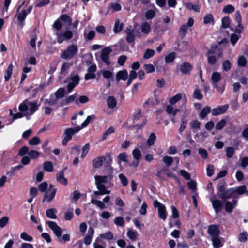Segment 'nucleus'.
I'll use <instances>...</instances> for the list:
<instances>
[{
  "mask_svg": "<svg viewBox=\"0 0 248 248\" xmlns=\"http://www.w3.org/2000/svg\"><path fill=\"white\" fill-rule=\"evenodd\" d=\"M39 106L37 101L31 102L26 99L20 104L18 108L22 112H27L29 110V111L25 115H31L38 109Z\"/></svg>",
  "mask_w": 248,
  "mask_h": 248,
  "instance_id": "obj_1",
  "label": "nucleus"
},
{
  "mask_svg": "<svg viewBox=\"0 0 248 248\" xmlns=\"http://www.w3.org/2000/svg\"><path fill=\"white\" fill-rule=\"evenodd\" d=\"M78 46L76 45L71 44L66 49L62 51L60 57L64 60H69L74 58L78 52Z\"/></svg>",
  "mask_w": 248,
  "mask_h": 248,
  "instance_id": "obj_2",
  "label": "nucleus"
},
{
  "mask_svg": "<svg viewBox=\"0 0 248 248\" xmlns=\"http://www.w3.org/2000/svg\"><path fill=\"white\" fill-rule=\"evenodd\" d=\"M112 161V158L109 154H107L105 156H98L92 160V163L93 167L95 169L99 168L104 162L107 166L111 164Z\"/></svg>",
  "mask_w": 248,
  "mask_h": 248,
  "instance_id": "obj_3",
  "label": "nucleus"
},
{
  "mask_svg": "<svg viewBox=\"0 0 248 248\" xmlns=\"http://www.w3.org/2000/svg\"><path fill=\"white\" fill-rule=\"evenodd\" d=\"M81 129L82 127H80V126H77L75 127L74 128H69L66 129L64 132V137L62 141V145H66L68 142L72 139V136L76 133L78 132Z\"/></svg>",
  "mask_w": 248,
  "mask_h": 248,
  "instance_id": "obj_4",
  "label": "nucleus"
},
{
  "mask_svg": "<svg viewBox=\"0 0 248 248\" xmlns=\"http://www.w3.org/2000/svg\"><path fill=\"white\" fill-rule=\"evenodd\" d=\"M153 204L155 208H157L158 209V213L159 218L163 220H165L167 218V213L165 205L160 203L157 200H155Z\"/></svg>",
  "mask_w": 248,
  "mask_h": 248,
  "instance_id": "obj_5",
  "label": "nucleus"
},
{
  "mask_svg": "<svg viewBox=\"0 0 248 248\" xmlns=\"http://www.w3.org/2000/svg\"><path fill=\"white\" fill-rule=\"evenodd\" d=\"M210 201L212 203L215 213L217 214L220 212L223 207V204L222 202L220 200L217 199L215 195L210 198Z\"/></svg>",
  "mask_w": 248,
  "mask_h": 248,
  "instance_id": "obj_6",
  "label": "nucleus"
},
{
  "mask_svg": "<svg viewBox=\"0 0 248 248\" xmlns=\"http://www.w3.org/2000/svg\"><path fill=\"white\" fill-rule=\"evenodd\" d=\"M113 175L112 174H109L108 175H95L94 179L95 183L97 184H106L107 183H111L113 179Z\"/></svg>",
  "mask_w": 248,
  "mask_h": 248,
  "instance_id": "obj_7",
  "label": "nucleus"
},
{
  "mask_svg": "<svg viewBox=\"0 0 248 248\" xmlns=\"http://www.w3.org/2000/svg\"><path fill=\"white\" fill-rule=\"evenodd\" d=\"M46 223L49 228L52 230L55 235L57 237L60 238L62 232L61 228L54 221H48Z\"/></svg>",
  "mask_w": 248,
  "mask_h": 248,
  "instance_id": "obj_8",
  "label": "nucleus"
},
{
  "mask_svg": "<svg viewBox=\"0 0 248 248\" xmlns=\"http://www.w3.org/2000/svg\"><path fill=\"white\" fill-rule=\"evenodd\" d=\"M111 51L112 50L109 47H106L103 49L101 52V59L107 65H109L110 64L109 55L111 53Z\"/></svg>",
  "mask_w": 248,
  "mask_h": 248,
  "instance_id": "obj_9",
  "label": "nucleus"
},
{
  "mask_svg": "<svg viewBox=\"0 0 248 248\" xmlns=\"http://www.w3.org/2000/svg\"><path fill=\"white\" fill-rule=\"evenodd\" d=\"M229 108V105L218 106L217 108H214L212 110V115L213 116H217L225 113Z\"/></svg>",
  "mask_w": 248,
  "mask_h": 248,
  "instance_id": "obj_10",
  "label": "nucleus"
},
{
  "mask_svg": "<svg viewBox=\"0 0 248 248\" xmlns=\"http://www.w3.org/2000/svg\"><path fill=\"white\" fill-rule=\"evenodd\" d=\"M95 185L97 189L98 190V191H94L93 193L95 196L103 195L110 193V190H107L104 184L95 183Z\"/></svg>",
  "mask_w": 248,
  "mask_h": 248,
  "instance_id": "obj_11",
  "label": "nucleus"
},
{
  "mask_svg": "<svg viewBox=\"0 0 248 248\" xmlns=\"http://www.w3.org/2000/svg\"><path fill=\"white\" fill-rule=\"evenodd\" d=\"M221 79V74L218 72H214L212 73L211 76V80L214 84V87L217 88L218 91H221L222 93L224 91L223 89L221 90L219 89L217 83Z\"/></svg>",
  "mask_w": 248,
  "mask_h": 248,
  "instance_id": "obj_12",
  "label": "nucleus"
},
{
  "mask_svg": "<svg viewBox=\"0 0 248 248\" xmlns=\"http://www.w3.org/2000/svg\"><path fill=\"white\" fill-rule=\"evenodd\" d=\"M215 54L217 58H221L223 55V50L218 48L217 45L213 46L207 52V55Z\"/></svg>",
  "mask_w": 248,
  "mask_h": 248,
  "instance_id": "obj_13",
  "label": "nucleus"
},
{
  "mask_svg": "<svg viewBox=\"0 0 248 248\" xmlns=\"http://www.w3.org/2000/svg\"><path fill=\"white\" fill-rule=\"evenodd\" d=\"M232 196H234V188L226 189L222 193L219 194V197L224 201L230 199Z\"/></svg>",
  "mask_w": 248,
  "mask_h": 248,
  "instance_id": "obj_14",
  "label": "nucleus"
},
{
  "mask_svg": "<svg viewBox=\"0 0 248 248\" xmlns=\"http://www.w3.org/2000/svg\"><path fill=\"white\" fill-rule=\"evenodd\" d=\"M57 189L47 190L45 194L42 202L47 201L48 202H51L55 197Z\"/></svg>",
  "mask_w": 248,
  "mask_h": 248,
  "instance_id": "obj_15",
  "label": "nucleus"
},
{
  "mask_svg": "<svg viewBox=\"0 0 248 248\" xmlns=\"http://www.w3.org/2000/svg\"><path fill=\"white\" fill-rule=\"evenodd\" d=\"M237 204V201L236 200H233L232 202L226 201L225 202L224 209L226 212L231 213L232 212L234 207L236 206Z\"/></svg>",
  "mask_w": 248,
  "mask_h": 248,
  "instance_id": "obj_16",
  "label": "nucleus"
},
{
  "mask_svg": "<svg viewBox=\"0 0 248 248\" xmlns=\"http://www.w3.org/2000/svg\"><path fill=\"white\" fill-rule=\"evenodd\" d=\"M207 233L210 235L212 236V237H214L218 236L220 234V232L217 225H212L209 226L207 230Z\"/></svg>",
  "mask_w": 248,
  "mask_h": 248,
  "instance_id": "obj_17",
  "label": "nucleus"
},
{
  "mask_svg": "<svg viewBox=\"0 0 248 248\" xmlns=\"http://www.w3.org/2000/svg\"><path fill=\"white\" fill-rule=\"evenodd\" d=\"M192 68V66L189 62H185L181 65L180 70L184 74H189Z\"/></svg>",
  "mask_w": 248,
  "mask_h": 248,
  "instance_id": "obj_18",
  "label": "nucleus"
},
{
  "mask_svg": "<svg viewBox=\"0 0 248 248\" xmlns=\"http://www.w3.org/2000/svg\"><path fill=\"white\" fill-rule=\"evenodd\" d=\"M128 78V73L126 70L118 71L116 74V80L118 82L120 80H126Z\"/></svg>",
  "mask_w": 248,
  "mask_h": 248,
  "instance_id": "obj_19",
  "label": "nucleus"
},
{
  "mask_svg": "<svg viewBox=\"0 0 248 248\" xmlns=\"http://www.w3.org/2000/svg\"><path fill=\"white\" fill-rule=\"evenodd\" d=\"M66 168L63 169L57 175V180L61 184L63 185L67 184V180L64 177V172Z\"/></svg>",
  "mask_w": 248,
  "mask_h": 248,
  "instance_id": "obj_20",
  "label": "nucleus"
},
{
  "mask_svg": "<svg viewBox=\"0 0 248 248\" xmlns=\"http://www.w3.org/2000/svg\"><path fill=\"white\" fill-rule=\"evenodd\" d=\"M211 240L214 248H219L222 246L223 244L219 236L212 237Z\"/></svg>",
  "mask_w": 248,
  "mask_h": 248,
  "instance_id": "obj_21",
  "label": "nucleus"
},
{
  "mask_svg": "<svg viewBox=\"0 0 248 248\" xmlns=\"http://www.w3.org/2000/svg\"><path fill=\"white\" fill-rule=\"evenodd\" d=\"M57 210L55 208L48 209L46 211V216L51 219H55L57 217L56 215Z\"/></svg>",
  "mask_w": 248,
  "mask_h": 248,
  "instance_id": "obj_22",
  "label": "nucleus"
},
{
  "mask_svg": "<svg viewBox=\"0 0 248 248\" xmlns=\"http://www.w3.org/2000/svg\"><path fill=\"white\" fill-rule=\"evenodd\" d=\"M187 124V121L186 119V116L184 115L182 117L181 120V124L179 129V132L182 133L186 129Z\"/></svg>",
  "mask_w": 248,
  "mask_h": 248,
  "instance_id": "obj_23",
  "label": "nucleus"
},
{
  "mask_svg": "<svg viewBox=\"0 0 248 248\" xmlns=\"http://www.w3.org/2000/svg\"><path fill=\"white\" fill-rule=\"evenodd\" d=\"M107 105L108 108H113L116 106L117 101L113 96H109L107 100Z\"/></svg>",
  "mask_w": 248,
  "mask_h": 248,
  "instance_id": "obj_24",
  "label": "nucleus"
},
{
  "mask_svg": "<svg viewBox=\"0 0 248 248\" xmlns=\"http://www.w3.org/2000/svg\"><path fill=\"white\" fill-rule=\"evenodd\" d=\"M141 32L145 34H148L151 31V26L147 22L143 23L140 27Z\"/></svg>",
  "mask_w": 248,
  "mask_h": 248,
  "instance_id": "obj_25",
  "label": "nucleus"
},
{
  "mask_svg": "<svg viewBox=\"0 0 248 248\" xmlns=\"http://www.w3.org/2000/svg\"><path fill=\"white\" fill-rule=\"evenodd\" d=\"M13 71V65L10 64L6 69L4 75V79L6 82L8 81L11 78Z\"/></svg>",
  "mask_w": 248,
  "mask_h": 248,
  "instance_id": "obj_26",
  "label": "nucleus"
},
{
  "mask_svg": "<svg viewBox=\"0 0 248 248\" xmlns=\"http://www.w3.org/2000/svg\"><path fill=\"white\" fill-rule=\"evenodd\" d=\"M123 23H121L119 19H117L115 21L113 31L115 33L120 32L123 28Z\"/></svg>",
  "mask_w": 248,
  "mask_h": 248,
  "instance_id": "obj_27",
  "label": "nucleus"
},
{
  "mask_svg": "<svg viewBox=\"0 0 248 248\" xmlns=\"http://www.w3.org/2000/svg\"><path fill=\"white\" fill-rule=\"evenodd\" d=\"M100 237L102 239L109 241L112 240L114 236L111 232L107 231L104 233L101 234L100 235Z\"/></svg>",
  "mask_w": 248,
  "mask_h": 248,
  "instance_id": "obj_28",
  "label": "nucleus"
},
{
  "mask_svg": "<svg viewBox=\"0 0 248 248\" xmlns=\"http://www.w3.org/2000/svg\"><path fill=\"white\" fill-rule=\"evenodd\" d=\"M185 6L190 10H193L195 12H199L200 6L199 4H193L191 2H187L186 3Z\"/></svg>",
  "mask_w": 248,
  "mask_h": 248,
  "instance_id": "obj_29",
  "label": "nucleus"
},
{
  "mask_svg": "<svg viewBox=\"0 0 248 248\" xmlns=\"http://www.w3.org/2000/svg\"><path fill=\"white\" fill-rule=\"evenodd\" d=\"M156 137L154 133H152L149 136L146 144L149 146L153 145L156 140Z\"/></svg>",
  "mask_w": 248,
  "mask_h": 248,
  "instance_id": "obj_30",
  "label": "nucleus"
},
{
  "mask_svg": "<svg viewBox=\"0 0 248 248\" xmlns=\"http://www.w3.org/2000/svg\"><path fill=\"white\" fill-rule=\"evenodd\" d=\"M176 58V53L174 52L170 53L166 56L165 58V62L166 63H169L174 61Z\"/></svg>",
  "mask_w": 248,
  "mask_h": 248,
  "instance_id": "obj_31",
  "label": "nucleus"
},
{
  "mask_svg": "<svg viewBox=\"0 0 248 248\" xmlns=\"http://www.w3.org/2000/svg\"><path fill=\"white\" fill-rule=\"evenodd\" d=\"M211 111V108L209 106H206L203 108L200 113V117L201 118H204Z\"/></svg>",
  "mask_w": 248,
  "mask_h": 248,
  "instance_id": "obj_32",
  "label": "nucleus"
},
{
  "mask_svg": "<svg viewBox=\"0 0 248 248\" xmlns=\"http://www.w3.org/2000/svg\"><path fill=\"white\" fill-rule=\"evenodd\" d=\"M44 169L47 172H52L53 170V165L51 161H46L44 163Z\"/></svg>",
  "mask_w": 248,
  "mask_h": 248,
  "instance_id": "obj_33",
  "label": "nucleus"
},
{
  "mask_svg": "<svg viewBox=\"0 0 248 248\" xmlns=\"http://www.w3.org/2000/svg\"><path fill=\"white\" fill-rule=\"evenodd\" d=\"M235 10L234 7L231 4L227 5L224 7L222 11L224 13L231 14L233 13Z\"/></svg>",
  "mask_w": 248,
  "mask_h": 248,
  "instance_id": "obj_34",
  "label": "nucleus"
},
{
  "mask_svg": "<svg viewBox=\"0 0 248 248\" xmlns=\"http://www.w3.org/2000/svg\"><path fill=\"white\" fill-rule=\"evenodd\" d=\"M114 223L117 226L123 227L124 225V220L122 217H118L114 220Z\"/></svg>",
  "mask_w": 248,
  "mask_h": 248,
  "instance_id": "obj_35",
  "label": "nucleus"
},
{
  "mask_svg": "<svg viewBox=\"0 0 248 248\" xmlns=\"http://www.w3.org/2000/svg\"><path fill=\"white\" fill-rule=\"evenodd\" d=\"M181 98L182 94L181 93H178L171 97L169 100V102L171 105H174L178 101L181 99Z\"/></svg>",
  "mask_w": 248,
  "mask_h": 248,
  "instance_id": "obj_36",
  "label": "nucleus"
},
{
  "mask_svg": "<svg viewBox=\"0 0 248 248\" xmlns=\"http://www.w3.org/2000/svg\"><path fill=\"white\" fill-rule=\"evenodd\" d=\"M246 186L245 185H242L239 187L234 188V194L237 193L238 195H242L245 193L246 191Z\"/></svg>",
  "mask_w": 248,
  "mask_h": 248,
  "instance_id": "obj_37",
  "label": "nucleus"
},
{
  "mask_svg": "<svg viewBox=\"0 0 248 248\" xmlns=\"http://www.w3.org/2000/svg\"><path fill=\"white\" fill-rule=\"evenodd\" d=\"M103 77L107 80H109L113 78V73L109 70H104L102 71Z\"/></svg>",
  "mask_w": 248,
  "mask_h": 248,
  "instance_id": "obj_38",
  "label": "nucleus"
},
{
  "mask_svg": "<svg viewBox=\"0 0 248 248\" xmlns=\"http://www.w3.org/2000/svg\"><path fill=\"white\" fill-rule=\"evenodd\" d=\"M135 36L134 34V31H127L126 40L128 43H132L134 41Z\"/></svg>",
  "mask_w": 248,
  "mask_h": 248,
  "instance_id": "obj_39",
  "label": "nucleus"
},
{
  "mask_svg": "<svg viewBox=\"0 0 248 248\" xmlns=\"http://www.w3.org/2000/svg\"><path fill=\"white\" fill-rule=\"evenodd\" d=\"M91 203L93 204L96 205L100 209H103L105 208L104 204L101 201H98L97 200L92 199L91 201Z\"/></svg>",
  "mask_w": 248,
  "mask_h": 248,
  "instance_id": "obj_40",
  "label": "nucleus"
},
{
  "mask_svg": "<svg viewBox=\"0 0 248 248\" xmlns=\"http://www.w3.org/2000/svg\"><path fill=\"white\" fill-rule=\"evenodd\" d=\"M155 54V51L151 49H147L143 55V58L149 59L152 57Z\"/></svg>",
  "mask_w": 248,
  "mask_h": 248,
  "instance_id": "obj_41",
  "label": "nucleus"
},
{
  "mask_svg": "<svg viewBox=\"0 0 248 248\" xmlns=\"http://www.w3.org/2000/svg\"><path fill=\"white\" fill-rule=\"evenodd\" d=\"M193 97L198 100H201L202 99L203 95L199 89L197 88L194 91Z\"/></svg>",
  "mask_w": 248,
  "mask_h": 248,
  "instance_id": "obj_42",
  "label": "nucleus"
},
{
  "mask_svg": "<svg viewBox=\"0 0 248 248\" xmlns=\"http://www.w3.org/2000/svg\"><path fill=\"white\" fill-rule=\"evenodd\" d=\"M207 56L208 62L211 65H214L216 63L217 59L219 58L217 55H209Z\"/></svg>",
  "mask_w": 248,
  "mask_h": 248,
  "instance_id": "obj_43",
  "label": "nucleus"
},
{
  "mask_svg": "<svg viewBox=\"0 0 248 248\" xmlns=\"http://www.w3.org/2000/svg\"><path fill=\"white\" fill-rule=\"evenodd\" d=\"M132 155L135 160H140L141 157V153L140 149L136 148L132 151Z\"/></svg>",
  "mask_w": 248,
  "mask_h": 248,
  "instance_id": "obj_44",
  "label": "nucleus"
},
{
  "mask_svg": "<svg viewBox=\"0 0 248 248\" xmlns=\"http://www.w3.org/2000/svg\"><path fill=\"white\" fill-rule=\"evenodd\" d=\"M90 148V146L89 143L86 144L82 148V154L81 155V157L83 159L87 155L89 152Z\"/></svg>",
  "mask_w": 248,
  "mask_h": 248,
  "instance_id": "obj_45",
  "label": "nucleus"
},
{
  "mask_svg": "<svg viewBox=\"0 0 248 248\" xmlns=\"http://www.w3.org/2000/svg\"><path fill=\"white\" fill-rule=\"evenodd\" d=\"M162 161L167 166H170L173 161V159L171 156H165L163 157Z\"/></svg>",
  "mask_w": 248,
  "mask_h": 248,
  "instance_id": "obj_46",
  "label": "nucleus"
},
{
  "mask_svg": "<svg viewBox=\"0 0 248 248\" xmlns=\"http://www.w3.org/2000/svg\"><path fill=\"white\" fill-rule=\"evenodd\" d=\"M70 82L73 83L76 85H78L80 80V78L78 74L71 75H70Z\"/></svg>",
  "mask_w": 248,
  "mask_h": 248,
  "instance_id": "obj_47",
  "label": "nucleus"
},
{
  "mask_svg": "<svg viewBox=\"0 0 248 248\" xmlns=\"http://www.w3.org/2000/svg\"><path fill=\"white\" fill-rule=\"evenodd\" d=\"M27 15V13L26 10L25 9L22 10L17 16V20L21 22H23L25 20Z\"/></svg>",
  "mask_w": 248,
  "mask_h": 248,
  "instance_id": "obj_48",
  "label": "nucleus"
},
{
  "mask_svg": "<svg viewBox=\"0 0 248 248\" xmlns=\"http://www.w3.org/2000/svg\"><path fill=\"white\" fill-rule=\"evenodd\" d=\"M231 68V63L229 60H225L222 63V70L224 71H228Z\"/></svg>",
  "mask_w": 248,
  "mask_h": 248,
  "instance_id": "obj_49",
  "label": "nucleus"
},
{
  "mask_svg": "<svg viewBox=\"0 0 248 248\" xmlns=\"http://www.w3.org/2000/svg\"><path fill=\"white\" fill-rule=\"evenodd\" d=\"M189 124L191 128L193 129H199L201 124V122L197 120L192 121Z\"/></svg>",
  "mask_w": 248,
  "mask_h": 248,
  "instance_id": "obj_50",
  "label": "nucleus"
},
{
  "mask_svg": "<svg viewBox=\"0 0 248 248\" xmlns=\"http://www.w3.org/2000/svg\"><path fill=\"white\" fill-rule=\"evenodd\" d=\"M221 27L223 29H226L229 27L230 24V18L229 16H225L222 18L221 20Z\"/></svg>",
  "mask_w": 248,
  "mask_h": 248,
  "instance_id": "obj_51",
  "label": "nucleus"
},
{
  "mask_svg": "<svg viewBox=\"0 0 248 248\" xmlns=\"http://www.w3.org/2000/svg\"><path fill=\"white\" fill-rule=\"evenodd\" d=\"M61 19L64 22L67 23L68 25H72V19L67 14H63L61 16Z\"/></svg>",
  "mask_w": 248,
  "mask_h": 248,
  "instance_id": "obj_52",
  "label": "nucleus"
},
{
  "mask_svg": "<svg viewBox=\"0 0 248 248\" xmlns=\"http://www.w3.org/2000/svg\"><path fill=\"white\" fill-rule=\"evenodd\" d=\"M204 23L205 24L214 23V17L211 14H208L203 18Z\"/></svg>",
  "mask_w": 248,
  "mask_h": 248,
  "instance_id": "obj_53",
  "label": "nucleus"
},
{
  "mask_svg": "<svg viewBox=\"0 0 248 248\" xmlns=\"http://www.w3.org/2000/svg\"><path fill=\"white\" fill-rule=\"evenodd\" d=\"M65 90L63 88L59 89L55 93L56 99L62 98L64 95Z\"/></svg>",
  "mask_w": 248,
  "mask_h": 248,
  "instance_id": "obj_54",
  "label": "nucleus"
},
{
  "mask_svg": "<svg viewBox=\"0 0 248 248\" xmlns=\"http://www.w3.org/2000/svg\"><path fill=\"white\" fill-rule=\"evenodd\" d=\"M155 15V11L152 10H148L145 13V17L147 19H153Z\"/></svg>",
  "mask_w": 248,
  "mask_h": 248,
  "instance_id": "obj_55",
  "label": "nucleus"
},
{
  "mask_svg": "<svg viewBox=\"0 0 248 248\" xmlns=\"http://www.w3.org/2000/svg\"><path fill=\"white\" fill-rule=\"evenodd\" d=\"M114 132V129L113 127L111 126L109 127L104 133L102 138L101 139V140L103 141L105 140L107 137L110 135L111 133H113Z\"/></svg>",
  "mask_w": 248,
  "mask_h": 248,
  "instance_id": "obj_56",
  "label": "nucleus"
},
{
  "mask_svg": "<svg viewBox=\"0 0 248 248\" xmlns=\"http://www.w3.org/2000/svg\"><path fill=\"white\" fill-rule=\"evenodd\" d=\"M226 124V121L225 119H221L218 122L216 125V129L217 130H220L222 129Z\"/></svg>",
  "mask_w": 248,
  "mask_h": 248,
  "instance_id": "obj_57",
  "label": "nucleus"
},
{
  "mask_svg": "<svg viewBox=\"0 0 248 248\" xmlns=\"http://www.w3.org/2000/svg\"><path fill=\"white\" fill-rule=\"evenodd\" d=\"M119 178L123 186H126L128 185V180L125 176L122 173L119 175Z\"/></svg>",
  "mask_w": 248,
  "mask_h": 248,
  "instance_id": "obj_58",
  "label": "nucleus"
},
{
  "mask_svg": "<svg viewBox=\"0 0 248 248\" xmlns=\"http://www.w3.org/2000/svg\"><path fill=\"white\" fill-rule=\"evenodd\" d=\"M247 60L243 56L240 57L238 59L237 63L238 66H245L247 64Z\"/></svg>",
  "mask_w": 248,
  "mask_h": 248,
  "instance_id": "obj_59",
  "label": "nucleus"
},
{
  "mask_svg": "<svg viewBox=\"0 0 248 248\" xmlns=\"http://www.w3.org/2000/svg\"><path fill=\"white\" fill-rule=\"evenodd\" d=\"M144 68L147 73H152L155 70V67L151 64H144Z\"/></svg>",
  "mask_w": 248,
  "mask_h": 248,
  "instance_id": "obj_60",
  "label": "nucleus"
},
{
  "mask_svg": "<svg viewBox=\"0 0 248 248\" xmlns=\"http://www.w3.org/2000/svg\"><path fill=\"white\" fill-rule=\"evenodd\" d=\"M40 142V139L37 137H34L29 141V144L31 145H36L39 144Z\"/></svg>",
  "mask_w": 248,
  "mask_h": 248,
  "instance_id": "obj_61",
  "label": "nucleus"
},
{
  "mask_svg": "<svg viewBox=\"0 0 248 248\" xmlns=\"http://www.w3.org/2000/svg\"><path fill=\"white\" fill-rule=\"evenodd\" d=\"M48 187V184L46 182H44L39 185L38 186V189L39 191L41 192H46V190L47 189V188Z\"/></svg>",
  "mask_w": 248,
  "mask_h": 248,
  "instance_id": "obj_62",
  "label": "nucleus"
},
{
  "mask_svg": "<svg viewBox=\"0 0 248 248\" xmlns=\"http://www.w3.org/2000/svg\"><path fill=\"white\" fill-rule=\"evenodd\" d=\"M127 236L131 240H135L137 238V232L131 230L127 231Z\"/></svg>",
  "mask_w": 248,
  "mask_h": 248,
  "instance_id": "obj_63",
  "label": "nucleus"
},
{
  "mask_svg": "<svg viewBox=\"0 0 248 248\" xmlns=\"http://www.w3.org/2000/svg\"><path fill=\"white\" fill-rule=\"evenodd\" d=\"M20 237L21 239H22L25 241H29V242H31L33 240V238L31 236L29 235L25 232H23L21 233Z\"/></svg>",
  "mask_w": 248,
  "mask_h": 248,
  "instance_id": "obj_64",
  "label": "nucleus"
}]
</instances>
